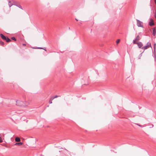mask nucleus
Listing matches in <instances>:
<instances>
[{
  "label": "nucleus",
  "instance_id": "obj_1",
  "mask_svg": "<svg viewBox=\"0 0 156 156\" xmlns=\"http://www.w3.org/2000/svg\"><path fill=\"white\" fill-rule=\"evenodd\" d=\"M16 105L18 106L24 107L27 106L28 104L27 102H24L20 101L17 100L16 101Z\"/></svg>",
  "mask_w": 156,
  "mask_h": 156
},
{
  "label": "nucleus",
  "instance_id": "obj_2",
  "mask_svg": "<svg viewBox=\"0 0 156 156\" xmlns=\"http://www.w3.org/2000/svg\"><path fill=\"white\" fill-rule=\"evenodd\" d=\"M0 36L2 39L5 41L7 42L11 41V40L9 38L5 36L2 34H0Z\"/></svg>",
  "mask_w": 156,
  "mask_h": 156
},
{
  "label": "nucleus",
  "instance_id": "obj_3",
  "mask_svg": "<svg viewBox=\"0 0 156 156\" xmlns=\"http://www.w3.org/2000/svg\"><path fill=\"white\" fill-rule=\"evenodd\" d=\"M137 25L138 27H143V24L142 22L136 19Z\"/></svg>",
  "mask_w": 156,
  "mask_h": 156
},
{
  "label": "nucleus",
  "instance_id": "obj_4",
  "mask_svg": "<svg viewBox=\"0 0 156 156\" xmlns=\"http://www.w3.org/2000/svg\"><path fill=\"white\" fill-rule=\"evenodd\" d=\"M156 45V44L155 43H154V59L156 62V55L155 53V46Z\"/></svg>",
  "mask_w": 156,
  "mask_h": 156
},
{
  "label": "nucleus",
  "instance_id": "obj_5",
  "mask_svg": "<svg viewBox=\"0 0 156 156\" xmlns=\"http://www.w3.org/2000/svg\"><path fill=\"white\" fill-rule=\"evenodd\" d=\"M11 1L13 2V3H14V5H15L19 8L21 9H23L22 7V6L20 5H17L16 3V2L14 1L13 0H11Z\"/></svg>",
  "mask_w": 156,
  "mask_h": 156
},
{
  "label": "nucleus",
  "instance_id": "obj_6",
  "mask_svg": "<svg viewBox=\"0 0 156 156\" xmlns=\"http://www.w3.org/2000/svg\"><path fill=\"white\" fill-rule=\"evenodd\" d=\"M138 47L139 48H141L142 47L143 44L141 42H139L137 43V44Z\"/></svg>",
  "mask_w": 156,
  "mask_h": 156
},
{
  "label": "nucleus",
  "instance_id": "obj_7",
  "mask_svg": "<svg viewBox=\"0 0 156 156\" xmlns=\"http://www.w3.org/2000/svg\"><path fill=\"white\" fill-rule=\"evenodd\" d=\"M149 47H148L146 45V46H144V47H142L141 48L142 49H143L144 50V51L143 52H144V51L147 49Z\"/></svg>",
  "mask_w": 156,
  "mask_h": 156
},
{
  "label": "nucleus",
  "instance_id": "obj_8",
  "mask_svg": "<svg viewBox=\"0 0 156 156\" xmlns=\"http://www.w3.org/2000/svg\"><path fill=\"white\" fill-rule=\"evenodd\" d=\"M156 34V31L155 28H154L153 30V36H155Z\"/></svg>",
  "mask_w": 156,
  "mask_h": 156
},
{
  "label": "nucleus",
  "instance_id": "obj_9",
  "mask_svg": "<svg viewBox=\"0 0 156 156\" xmlns=\"http://www.w3.org/2000/svg\"><path fill=\"white\" fill-rule=\"evenodd\" d=\"M149 24L151 26L154 24V23L152 20H151V21L149 22Z\"/></svg>",
  "mask_w": 156,
  "mask_h": 156
},
{
  "label": "nucleus",
  "instance_id": "obj_10",
  "mask_svg": "<svg viewBox=\"0 0 156 156\" xmlns=\"http://www.w3.org/2000/svg\"><path fill=\"white\" fill-rule=\"evenodd\" d=\"M13 4H12L11 3V1H9V7H11L12 5H14V3H13Z\"/></svg>",
  "mask_w": 156,
  "mask_h": 156
},
{
  "label": "nucleus",
  "instance_id": "obj_11",
  "mask_svg": "<svg viewBox=\"0 0 156 156\" xmlns=\"http://www.w3.org/2000/svg\"><path fill=\"white\" fill-rule=\"evenodd\" d=\"M146 45L149 48L150 47L151 48V43L150 42H148L147 43Z\"/></svg>",
  "mask_w": 156,
  "mask_h": 156
},
{
  "label": "nucleus",
  "instance_id": "obj_12",
  "mask_svg": "<svg viewBox=\"0 0 156 156\" xmlns=\"http://www.w3.org/2000/svg\"><path fill=\"white\" fill-rule=\"evenodd\" d=\"M15 141L16 142H19L20 140V138L19 137H16L15 138Z\"/></svg>",
  "mask_w": 156,
  "mask_h": 156
},
{
  "label": "nucleus",
  "instance_id": "obj_13",
  "mask_svg": "<svg viewBox=\"0 0 156 156\" xmlns=\"http://www.w3.org/2000/svg\"><path fill=\"white\" fill-rule=\"evenodd\" d=\"M23 144V143L22 142H19V143H16L15 144V145H18L19 146H20Z\"/></svg>",
  "mask_w": 156,
  "mask_h": 156
},
{
  "label": "nucleus",
  "instance_id": "obj_14",
  "mask_svg": "<svg viewBox=\"0 0 156 156\" xmlns=\"http://www.w3.org/2000/svg\"><path fill=\"white\" fill-rule=\"evenodd\" d=\"M136 41H138L140 40V38L139 35L137 36L136 39H135Z\"/></svg>",
  "mask_w": 156,
  "mask_h": 156
},
{
  "label": "nucleus",
  "instance_id": "obj_15",
  "mask_svg": "<svg viewBox=\"0 0 156 156\" xmlns=\"http://www.w3.org/2000/svg\"><path fill=\"white\" fill-rule=\"evenodd\" d=\"M0 44L1 45L3 46L5 45V43L4 42L1 41H0Z\"/></svg>",
  "mask_w": 156,
  "mask_h": 156
},
{
  "label": "nucleus",
  "instance_id": "obj_16",
  "mask_svg": "<svg viewBox=\"0 0 156 156\" xmlns=\"http://www.w3.org/2000/svg\"><path fill=\"white\" fill-rule=\"evenodd\" d=\"M11 39L13 40H14L15 41H16V38L14 37H11Z\"/></svg>",
  "mask_w": 156,
  "mask_h": 156
},
{
  "label": "nucleus",
  "instance_id": "obj_17",
  "mask_svg": "<svg viewBox=\"0 0 156 156\" xmlns=\"http://www.w3.org/2000/svg\"><path fill=\"white\" fill-rule=\"evenodd\" d=\"M142 52V53H140L139 55V59H140L141 57L142 56V53L143 52Z\"/></svg>",
  "mask_w": 156,
  "mask_h": 156
},
{
  "label": "nucleus",
  "instance_id": "obj_18",
  "mask_svg": "<svg viewBox=\"0 0 156 156\" xmlns=\"http://www.w3.org/2000/svg\"><path fill=\"white\" fill-rule=\"evenodd\" d=\"M136 40H135H135H133V43L134 44H137V43H138V42H136Z\"/></svg>",
  "mask_w": 156,
  "mask_h": 156
},
{
  "label": "nucleus",
  "instance_id": "obj_19",
  "mask_svg": "<svg viewBox=\"0 0 156 156\" xmlns=\"http://www.w3.org/2000/svg\"><path fill=\"white\" fill-rule=\"evenodd\" d=\"M120 41V40L119 39L117 40L116 41V43L117 44H118L119 42Z\"/></svg>",
  "mask_w": 156,
  "mask_h": 156
},
{
  "label": "nucleus",
  "instance_id": "obj_20",
  "mask_svg": "<svg viewBox=\"0 0 156 156\" xmlns=\"http://www.w3.org/2000/svg\"><path fill=\"white\" fill-rule=\"evenodd\" d=\"M35 48V49H37V48H38V49H43V48H41V47H37L36 48Z\"/></svg>",
  "mask_w": 156,
  "mask_h": 156
},
{
  "label": "nucleus",
  "instance_id": "obj_21",
  "mask_svg": "<svg viewBox=\"0 0 156 156\" xmlns=\"http://www.w3.org/2000/svg\"><path fill=\"white\" fill-rule=\"evenodd\" d=\"M2 138L0 136V143H2Z\"/></svg>",
  "mask_w": 156,
  "mask_h": 156
},
{
  "label": "nucleus",
  "instance_id": "obj_22",
  "mask_svg": "<svg viewBox=\"0 0 156 156\" xmlns=\"http://www.w3.org/2000/svg\"><path fill=\"white\" fill-rule=\"evenodd\" d=\"M52 100H51L50 99V100L49 101V104H51L52 103Z\"/></svg>",
  "mask_w": 156,
  "mask_h": 156
},
{
  "label": "nucleus",
  "instance_id": "obj_23",
  "mask_svg": "<svg viewBox=\"0 0 156 156\" xmlns=\"http://www.w3.org/2000/svg\"><path fill=\"white\" fill-rule=\"evenodd\" d=\"M54 99H55L54 97H51L50 98V99L51 100H52Z\"/></svg>",
  "mask_w": 156,
  "mask_h": 156
},
{
  "label": "nucleus",
  "instance_id": "obj_24",
  "mask_svg": "<svg viewBox=\"0 0 156 156\" xmlns=\"http://www.w3.org/2000/svg\"><path fill=\"white\" fill-rule=\"evenodd\" d=\"M59 96H58V95H56L55 96V97H54V98H58V97H59Z\"/></svg>",
  "mask_w": 156,
  "mask_h": 156
},
{
  "label": "nucleus",
  "instance_id": "obj_25",
  "mask_svg": "<svg viewBox=\"0 0 156 156\" xmlns=\"http://www.w3.org/2000/svg\"><path fill=\"white\" fill-rule=\"evenodd\" d=\"M137 125H138V126H141V125H139V124H137Z\"/></svg>",
  "mask_w": 156,
  "mask_h": 156
},
{
  "label": "nucleus",
  "instance_id": "obj_26",
  "mask_svg": "<svg viewBox=\"0 0 156 156\" xmlns=\"http://www.w3.org/2000/svg\"><path fill=\"white\" fill-rule=\"evenodd\" d=\"M155 18H156V12H155Z\"/></svg>",
  "mask_w": 156,
  "mask_h": 156
},
{
  "label": "nucleus",
  "instance_id": "obj_27",
  "mask_svg": "<svg viewBox=\"0 0 156 156\" xmlns=\"http://www.w3.org/2000/svg\"><path fill=\"white\" fill-rule=\"evenodd\" d=\"M26 45V44H23V46H25Z\"/></svg>",
  "mask_w": 156,
  "mask_h": 156
},
{
  "label": "nucleus",
  "instance_id": "obj_28",
  "mask_svg": "<svg viewBox=\"0 0 156 156\" xmlns=\"http://www.w3.org/2000/svg\"><path fill=\"white\" fill-rule=\"evenodd\" d=\"M75 20H76L77 21H78V20H77V19H76V18H75Z\"/></svg>",
  "mask_w": 156,
  "mask_h": 156
},
{
  "label": "nucleus",
  "instance_id": "obj_29",
  "mask_svg": "<svg viewBox=\"0 0 156 156\" xmlns=\"http://www.w3.org/2000/svg\"><path fill=\"white\" fill-rule=\"evenodd\" d=\"M155 3L156 4V1H155Z\"/></svg>",
  "mask_w": 156,
  "mask_h": 156
},
{
  "label": "nucleus",
  "instance_id": "obj_30",
  "mask_svg": "<svg viewBox=\"0 0 156 156\" xmlns=\"http://www.w3.org/2000/svg\"><path fill=\"white\" fill-rule=\"evenodd\" d=\"M44 50H45V51H46V49H44Z\"/></svg>",
  "mask_w": 156,
  "mask_h": 156
},
{
  "label": "nucleus",
  "instance_id": "obj_31",
  "mask_svg": "<svg viewBox=\"0 0 156 156\" xmlns=\"http://www.w3.org/2000/svg\"><path fill=\"white\" fill-rule=\"evenodd\" d=\"M156 1V0H155V1Z\"/></svg>",
  "mask_w": 156,
  "mask_h": 156
}]
</instances>
